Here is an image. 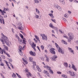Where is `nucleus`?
<instances>
[{
  "instance_id": "nucleus-1",
  "label": "nucleus",
  "mask_w": 78,
  "mask_h": 78,
  "mask_svg": "<svg viewBox=\"0 0 78 78\" xmlns=\"http://www.w3.org/2000/svg\"><path fill=\"white\" fill-rule=\"evenodd\" d=\"M0 40L1 42H2L3 44H5V43L4 42L6 43L7 45H8L9 44L8 39V37H6V36H5L4 37H3L2 39H0Z\"/></svg>"
},
{
  "instance_id": "nucleus-2",
  "label": "nucleus",
  "mask_w": 78,
  "mask_h": 78,
  "mask_svg": "<svg viewBox=\"0 0 78 78\" xmlns=\"http://www.w3.org/2000/svg\"><path fill=\"white\" fill-rule=\"evenodd\" d=\"M20 36L21 37V38L23 39V42H22V40H20V43L21 44H22L23 43L24 45L26 44V42H27V41H26V39L24 38H23V35L22 34H20Z\"/></svg>"
},
{
  "instance_id": "nucleus-3",
  "label": "nucleus",
  "mask_w": 78,
  "mask_h": 78,
  "mask_svg": "<svg viewBox=\"0 0 78 78\" xmlns=\"http://www.w3.org/2000/svg\"><path fill=\"white\" fill-rule=\"evenodd\" d=\"M55 44L56 45V47H57V48H59L58 51V52H59V53H61L62 54H64V51H63L62 50V49H61V48L60 47H59V46L58 45V44L55 43Z\"/></svg>"
},
{
  "instance_id": "nucleus-4",
  "label": "nucleus",
  "mask_w": 78,
  "mask_h": 78,
  "mask_svg": "<svg viewBox=\"0 0 78 78\" xmlns=\"http://www.w3.org/2000/svg\"><path fill=\"white\" fill-rule=\"evenodd\" d=\"M68 36L69 37L71 38V39H73L74 38V35H73V34L72 33H68Z\"/></svg>"
},
{
  "instance_id": "nucleus-5",
  "label": "nucleus",
  "mask_w": 78,
  "mask_h": 78,
  "mask_svg": "<svg viewBox=\"0 0 78 78\" xmlns=\"http://www.w3.org/2000/svg\"><path fill=\"white\" fill-rule=\"evenodd\" d=\"M54 50H55V49H54V48H52L50 49V53H51L52 54H53V55H55V53H56V52H55V51Z\"/></svg>"
},
{
  "instance_id": "nucleus-6",
  "label": "nucleus",
  "mask_w": 78,
  "mask_h": 78,
  "mask_svg": "<svg viewBox=\"0 0 78 78\" xmlns=\"http://www.w3.org/2000/svg\"><path fill=\"white\" fill-rule=\"evenodd\" d=\"M68 50H70V52L72 54H73V55H74L75 53H74V52H73V50H72V48H70L68 47Z\"/></svg>"
},
{
  "instance_id": "nucleus-7",
  "label": "nucleus",
  "mask_w": 78,
  "mask_h": 78,
  "mask_svg": "<svg viewBox=\"0 0 78 78\" xmlns=\"http://www.w3.org/2000/svg\"><path fill=\"white\" fill-rule=\"evenodd\" d=\"M72 68L75 70V71H77V69L75 67V65H73V64L72 65Z\"/></svg>"
},
{
  "instance_id": "nucleus-8",
  "label": "nucleus",
  "mask_w": 78,
  "mask_h": 78,
  "mask_svg": "<svg viewBox=\"0 0 78 78\" xmlns=\"http://www.w3.org/2000/svg\"><path fill=\"white\" fill-rule=\"evenodd\" d=\"M56 58H57V56L55 55L53 56V58H52V61H56Z\"/></svg>"
},
{
  "instance_id": "nucleus-9",
  "label": "nucleus",
  "mask_w": 78,
  "mask_h": 78,
  "mask_svg": "<svg viewBox=\"0 0 78 78\" xmlns=\"http://www.w3.org/2000/svg\"><path fill=\"white\" fill-rule=\"evenodd\" d=\"M30 54L31 55L34 56H35V55H36V54L35 53H34L31 51L30 52Z\"/></svg>"
},
{
  "instance_id": "nucleus-10",
  "label": "nucleus",
  "mask_w": 78,
  "mask_h": 78,
  "mask_svg": "<svg viewBox=\"0 0 78 78\" xmlns=\"http://www.w3.org/2000/svg\"><path fill=\"white\" fill-rule=\"evenodd\" d=\"M36 68L37 69V70L39 72H41V69L39 68V67L38 66H36Z\"/></svg>"
},
{
  "instance_id": "nucleus-11",
  "label": "nucleus",
  "mask_w": 78,
  "mask_h": 78,
  "mask_svg": "<svg viewBox=\"0 0 78 78\" xmlns=\"http://www.w3.org/2000/svg\"><path fill=\"white\" fill-rule=\"evenodd\" d=\"M26 75H27L28 78H30V76H31V74L30 73L28 72L26 74Z\"/></svg>"
},
{
  "instance_id": "nucleus-12",
  "label": "nucleus",
  "mask_w": 78,
  "mask_h": 78,
  "mask_svg": "<svg viewBox=\"0 0 78 78\" xmlns=\"http://www.w3.org/2000/svg\"><path fill=\"white\" fill-rule=\"evenodd\" d=\"M43 40H47V36H45V35L42 38Z\"/></svg>"
},
{
  "instance_id": "nucleus-13",
  "label": "nucleus",
  "mask_w": 78,
  "mask_h": 78,
  "mask_svg": "<svg viewBox=\"0 0 78 78\" xmlns=\"http://www.w3.org/2000/svg\"><path fill=\"white\" fill-rule=\"evenodd\" d=\"M34 37L36 39L39 41L40 43H41V42L40 41V40H39V37H38V36H37L36 35H35Z\"/></svg>"
},
{
  "instance_id": "nucleus-14",
  "label": "nucleus",
  "mask_w": 78,
  "mask_h": 78,
  "mask_svg": "<svg viewBox=\"0 0 78 78\" xmlns=\"http://www.w3.org/2000/svg\"><path fill=\"white\" fill-rule=\"evenodd\" d=\"M73 39V38L72 39V38L68 37L67 39L68 42H71V40H72Z\"/></svg>"
},
{
  "instance_id": "nucleus-15",
  "label": "nucleus",
  "mask_w": 78,
  "mask_h": 78,
  "mask_svg": "<svg viewBox=\"0 0 78 78\" xmlns=\"http://www.w3.org/2000/svg\"><path fill=\"white\" fill-rule=\"evenodd\" d=\"M45 57L46 58V61L47 62H49V61L48 60H49V58H48V56L46 55H45Z\"/></svg>"
},
{
  "instance_id": "nucleus-16",
  "label": "nucleus",
  "mask_w": 78,
  "mask_h": 78,
  "mask_svg": "<svg viewBox=\"0 0 78 78\" xmlns=\"http://www.w3.org/2000/svg\"><path fill=\"white\" fill-rule=\"evenodd\" d=\"M48 15L51 17L52 19H53V18H55V16H53V15L52 13H50L48 14Z\"/></svg>"
},
{
  "instance_id": "nucleus-17",
  "label": "nucleus",
  "mask_w": 78,
  "mask_h": 78,
  "mask_svg": "<svg viewBox=\"0 0 78 78\" xmlns=\"http://www.w3.org/2000/svg\"><path fill=\"white\" fill-rule=\"evenodd\" d=\"M0 53L1 54H2V55H3V50L0 47Z\"/></svg>"
},
{
  "instance_id": "nucleus-18",
  "label": "nucleus",
  "mask_w": 78,
  "mask_h": 78,
  "mask_svg": "<svg viewBox=\"0 0 78 78\" xmlns=\"http://www.w3.org/2000/svg\"><path fill=\"white\" fill-rule=\"evenodd\" d=\"M64 65L65 67H68V64H67V63L64 62Z\"/></svg>"
},
{
  "instance_id": "nucleus-19",
  "label": "nucleus",
  "mask_w": 78,
  "mask_h": 78,
  "mask_svg": "<svg viewBox=\"0 0 78 78\" xmlns=\"http://www.w3.org/2000/svg\"><path fill=\"white\" fill-rule=\"evenodd\" d=\"M70 75L71 76H75V74H74V72H72Z\"/></svg>"
},
{
  "instance_id": "nucleus-20",
  "label": "nucleus",
  "mask_w": 78,
  "mask_h": 78,
  "mask_svg": "<svg viewBox=\"0 0 78 78\" xmlns=\"http://www.w3.org/2000/svg\"><path fill=\"white\" fill-rule=\"evenodd\" d=\"M62 76L64 77V78H67V76L65 75H62Z\"/></svg>"
},
{
  "instance_id": "nucleus-21",
  "label": "nucleus",
  "mask_w": 78,
  "mask_h": 78,
  "mask_svg": "<svg viewBox=\"0 0 78 78\" xmlns=\"http://www.w3.org/2000/svg\"><path fill=\"white\" fill-rule=\"evenodd\" d=\"M49 73H51V74H53V70H52L51 69H50L49 70Z\"/></svg>"
},
{
  "instance_id": "nucleus-22",
  "label": "nucleus",
  "mask_w": 78,
  "mask_h": 78,
  "mask_svg": "<svg viewBox=\"0 0 78 78\" xmlns=\"http://www.w3.org/2000/svg\"><path fill=\"white\" fill-rule=\"evenodd\" d=\"M32 47L33 48L35 47H36V44H34V42H33L32 44Z\"/></svg>"
},
{
  "instance_id": "nucleus-23",
  "label": "nucleus",
  "mask_w": 78,
  "mask_h": 78,
  "mask_svg": "<svg viewBox=\"0 0 78 78\" xmlns=\"http://www.w3.org/2000/svg\"><path fill=\"white\" fill-rule=\"evenodd\" d=\"M23 61L26 64H28V62H27V61H26L24 59V58H22Z\"/></svg>"
},
{
  "instance_id": "nucleus-24",
  "label": "nucleus",
  "mask_w": 78,
  "mask_h": 78,
  "mask_svg": "<svg viewBox=\"0 0 78 78\" xmlns=\"http://www.w3.org/2000/svg\"><path fill=\"white\" fill-rule=\"evenodd\" d=\"M0 12H1L2 13H6V12L5 11V10H2L1 9H0Z\"/></svg>"
},
{
  "instance_id": "nucleus-25",
  "label": "nucleus",
  "mask_w": 78,
  "mask_h": 78,
  "mask_svg": "<svg viewBox=\"0 0 78 78\" xmlns=\"http://www.w3.org/2000/svg\"><path fill=\"white\" fill-rule=\"evenodd\" d=\"M49 26L51 27V28H53H53H54V26H53V25L51 24H50Z\"/></svg>"
},
{
  "instance_id": "nucleus-26",
  "label": "nucleus",
  "mask_w": 78,
  "mask_h": 78,
  "mask_svg": "<svg viewBox=\"0 0 78 78\" xmlns=\"http://www.w3.org/2000/svg\"><path fill=\"white\" fill-rule=\"evenodd\" d=\"M3 46L4 47V48H6V50L8 51V47L7 46L6 47L5 45H4Z\"/></svg>"
},
{
  "instance_id": "nucleus-27",
  "label": "nucleus",
  "mask_w": 78,
  "mask_h": 78,
  "mask_svg": "<svg viewBox=\"0 0 78 78\" xmlns=\"http://www.w3.org/2000/svg\"><path fill=\"white\" fill-rule=\"evenodd\" d=\"M47 69L49 70H51V67H50L49 66H47Z\"/></svg>"
},
{
  "instance_id": "nucleus-28",
  "label": "nucleus",
  "mask_w": 78,
  "mask_h": 78,
  "mask_svg": "<svg viewBox=\"0 0 78 78\" xmlns=\"http://www.w3.org/2000/svg\"><path fill=\"white\" fill-rule=\"evenodd\" d=\"M12 76L13 77H15V78H16V75L14 73H13V74L12 75Z\"/></svg>"
},
{
  "instance_id": "nucleus-29",
  "label": "nucleus",
  "mask_w": 78,
  "mask_h": 78,
  "mask_svg": "<svg viewBox=\"0 0 78 78\" xmlns=\"http://www.w3.org/2000/svg\"><path fill=\"white\" fill-rule=\"evenodd\" d=\"M41 47L43 50H44V46L41 45Z\"/></svg>"
},
{
  "instance_id": "nucleus-30",
  "label": "nucleus",
  "mask_w": 78,
  "mask_h": 78,
  "mask_svg": "<svg viewBox=\"0 0 78 78\" xmlns=\"http://www.w3.org/2000/svg\"><path fill=\"white\" fill-rule=\"evenodd\" d=\"M34 2L35 3H39V2L37 0H34Z\"/></svg>"
},
{
  "instance_id": "nucleus-31",
  "label": "nucleus",
  "mask_w": 78,
  "mask_h": 78,
  "mask_svg": "<svg viewBox=\"0 0 78 78\" xmlns=\"http://www.w3.org/2000/svg\"><path fill=\"white\" fill-rule=\"evenodd\" d=\"M57 9H58L59 11H61V8L60 6H58L57 8Z\"/></svg>"
},
{
  "instance_id": "nucleus-32",
  "label": "nucleus",
  "mask_w": 78,
  "mask_h": 78,
  "mask_svg": "<svg viewBox=\"0 0 78 78\" xmlns=\"http://www.w3.org/2000/svg\"><path fill=\"white\" fill-rule=\"evenodd\" d=\"M30 62H33V58L31 57H30Z\"/></svg>"
},
{
  "instance_id": "nucleus-33",
  "label": "nucleus",
  "mask_w": 78,
  "mask_h": 78,
  "mask_svg": "<svg viewBox=\"0 0 78 78\" xmlns=\"http://www.w3.org/2000/svg\"><path fill=\"white\" fill-rule=\"evenodd\" d=\"M35 9L36 10V12H37L38 14H39V10L37 9V8H36Z\"/></svg>"
},
{
  "instance_id": "nucleus-34",
  "label": "nucleus",
  "mask_w": 78,
  "mask_h": 78,
  "mask_svg": "<svg viewBox=\"0 0 78 78\" xmlns=\"http://www.w3.org/2000/svg\"><path fill=\"white\" fill-rule=\"evenodd\" d=\"M1 75L2 78H5V76H4L3 75V74L2 73H1Z\"/></svg>"
},
{
  "instance_id": "nucleus-35",
  "label": "nucleus",
  "mask_w": 78,
  "mask_h": 78,
  "mask_svg": "<svg viewBox=\"0 0 78 78\" xmlns=\"http://www.w3.org/2000/svg\"><path fill=\"white\" fill-rule=\"evenodd\" d=\"M20 32H21V33H22V34H23L24 35V36H26V34H25V33L23 32L22 31H20Z\"/></svg>"
},
{
  "instance_id": "nucleus-36",
  "label": "nucleus",
  "mask_w": 78,
  "mask_h": 78,
  "mask_svg": "<svg viewBox=\"0 0 78 78\" xmlns=\"http://www.w3.org/2000/svg\"><path fill=\"white\" fill-rule=\"evenodd\" d=\"M22 28H23V27H18V29H19V30H22Z\"/></svg>"
},
{
  "instance_id": "nucleus-37",
  "label": "nucleus",
  "mask_w": 78,
  "mask_h": 78,
  "mask_svg": "<svg viewBox=\"0 0 78 78\" xmlns=\"http://www.w3.org/2000/svg\"><path fill=\"white\" fill-rule=\"evenodd\" d=\"M15 36L16 38H17V39L19 38V36H18V35H17V34H16Z\"/></svg>"
},
{
  "instance_id": "nucleus-38",
  "label": "nucleus",
  "mask_w": 78,
  "mask_h": 78,
  "mask_svg": "<svg viewBox=\"0 0 78 78\" xmlns=\"http://www.w3.org/2000/svg\"><path fill=\"white\" fill-rule=\"evenodd\" d=\"M51 20L54 22V23H56V20H53L52 19H51Z\"/></svg>"
},
{
  "instance_id": "nucleus-39",
  "label": "nucleus",
  "mask_w": 78,
  "mask_h": 78,
  "mask_svg": "<svg viewBox=\"0 0 78 78\" xmlns=\"http://www.w3.org/2000/svg\"><path fill=\"white\" fill-rule=\"evenodd\" d=\"M58 5L55 4V7L56 8H57L58 7Z\"/></svg>"
},
{
  "instance_id": "nucleus-40",
  "label": "nucleus",
  "mask_w": 78,
  "mask_h": 78,
  "mask_svg": "<svg viewBox=\"0 0 78 78\" xmlns=\"http://www.w3.org/2000/svg\"><path fill=\"white\" fill-rule=\"evenodd\" d=\"M39 16L37 15H35V17L36 18V19H39Z\"/></svg>"
},
{
  "instance_id": "nucleus-41",
  "label": "nucleus",
  "mask_w": 78,
  "mask_h": 78,
  "mask_svg": "<svg viewBox=\"0 0 78 78\" xmlns=\"http://www.w3.org/2000/svg\"><path fill=\"white\" fill-rule=\"evenodd\" d=\"M1 57L2 59H5V56L3 55H2Z\"/></svg>"
},
{
  "instance_id": "nucleus-42",
  "label": "nucleus",
  "mask_w": 78,
  "mask_h": 78,
  "mask_svg": "<svg viewBox=\"0 0 78 78\" xmlns=\"http://www.w3.org/2000/svg\"><path fill=\"white\" fill-rule=\"evenodd\" d=\"M33 66H36V62H33Z\"/></svg>"
},
{
  "instance_id": "nucleus-43",
  "label": "nucleus",
  "mask_w": 78,
  "mask_h": 78,
  "mask_svg": "<svg viewBox=\"0 0 78 78\" xmlns=\"http://www.w3.org/2000/svg\"><path fill=\"white\" fill-rule=\"evenodd\" d=\"M44 73L45 74V73H47V72H48V71H46V70H44Z\"/></svg>"
},
{
  "instance_id": "nucleus-44",
  "label": "nucleus",
  "mask_w": 78,
  "mask_h": 78,
  "mask_svg": "<svg viewBox=\"0 0 78 78\" xmlns=\"http://www.w3.org/2000/svg\"><path fill=\"white\" fill-rule=\"evenodd\" d=\"M45 34H41V36L42 37V38L45 36Z\"/></svg>"
},
{
  "instance_id": "nucleus-45",
  "label": "nucleus",
  "mask_w": 78,
  "mask_h": 78,
  "mask_svg": "<svg viewBox=\"0 0 78 78\" xmlns=\"http://www.w3.org/2000/svg\"><path fill=\"white\" fill-rule=\"evenodd\" d=\"M9 61H10V62H12V59L11 58H10L9 59Z\"/></svg>"
},
{
  "instance_id": "nucleus-46",
  "label": "nucleus",
  "mask_w": 78,
  "mask_h": 78,
  "mask_svg": "<svg viewBox=\"0 0 78 78\" xmlns=\"http://www.w3.org/2000/svg\"><path fill=\"white\" fill-rule=\"evenodd\" d=\"M57 73H58V74H61V72H59V71L57 72Z\"/></svg>"
},
{
  "instance_id": "nucleus-47",
  "label": "nucleus",
  "mask_w": 78,
  "mask_h": 78,
  "mask_svg": "<svg viewBox=\"0 0 78 78\" xmlns=\"http://www.w3.org/2000/svg\"><path fill=\"white\" fill-rule=\"evenodd\" d=\"M19 48L20 49L22 50V46H19Z\"/></svg>"
},
{
  "instance_id": "nucleus-48",
  "label": "nucleus",
  "mask_w": 78,
  "mask_h": 78,
  "mask_svg": "<svg viewBox=\"0 0 78 78\" xmlns=\"http://www.w3.org/2000/svg\"><path fill=\"white\" fill-rule=\"evenodd\" d=\"M7 66L8 67L9 69L10 70H11V68H10V67H9V64H7Z\"/></svg>"
},
{
  "instance_id": "nucleus-49",
  "label": "nucleus",
  "mask_w": 78,
  "mask_h": 78,
  "mask_svg": "<svg viewBox=\"0 0 78 78\" xmlns=\"http://www.w3.org/2000/svg\"><path fill=\"white\" fill-rule=\"evenodd\" d=\"M47 75L49 77V76H50V74L48 73V72H47Z\"/></svg>"
},
{
  "instance_id": "nucleus-50",
  "label": "nucleus",
  "mask_w": 78,
  "mask_h": 78,
  "mask_svg": "<svg viewBox=\"0 0 78 78\" xmlns=\"http://www.w3.org/2000/svg\"><path fill=\"white\" fill-rule=\"evenodd\" d=\"M3 52H4V54H5V55H6V54H8V53H7L6 52V51H5V50H4L3 51Z\"/></svg>"
},
{
  "instance_id": "nucleus-51",
  "label": "nucleus",
  "mask_w": 78,
  "mask_h": 78,
  "mask_svg": "<svg viewBox=\"0 0 78 78\" xmlns=\"http://www.w3.org/2000/svg\"><path fill=\"white\" fill-rule=\"evenodd\" d=\"M37 48L39 50V51H40V52H41V50H40V49L39 48V46H37Z\"/></svg>"
},
{
  "instance_id": "nucleus-52",
  "label": "nucleus",
  "mask_w": 78,
  "mask_h": 78,
  "mask_svg": "<svg viewBox=\"0 0 78 78\" xmlns=\"http://www.w3.org/2000/svg\"><path fill=\"white\" fill-rule=\"evenodd\" d=\"M10 66H11V67H12V69H14V67H13V65H12V64H11L10 65Z\"/></svg>"
},
{
  "instance_id": "nucleus-53",
  "label": "nucleus",
  "mask_w": 78,
  "mask_h": 78,
  "mask_svg": "<svg viewBox=\"0 0 78 78\" xmlns=\"http://www.w3.org/2000/svg\"><path fill=\"white\" fill-rule=\"evenodd\" d=\"M64 17H66V18H67V17H68V16H67V15H66V14H65L64 15Z\"/></svg>"
},
{
  "instance_id": "nucleus-54",
  "label": "nucleus",
  "mask_w": 78,
  "mask_h": 78,
  "mask_svg": "<svg viewBox=\"0 0 78 78\" xmlns=\"http://www.w3.org/2000/svg\"><path fill=\"white\" fill-rule=\"evenodd\" d=\"M34 41L36 43H37V41L36 40V39L34 38Z\"/></svg>"
},
{
  "instance_id": "nucleus-55",
  "label": "nucleus",
  "mask_w": 78,
  "mask_h": 78,
  "mask_svg": "<svg viewBox=\"0 0 78 78\" xmlns=\"http://www.w3.org/2000/svg\"><path fill=\"white\" fill-rule=\"evenodd\" d=\"M25 70L27 72H28V69H26Z\"/></svg>"
},
{
  "instance_id": "nucleus-56",
  "label": "nucleus",
  "mask_w": 78,
  "mask_h": 78,
  "mask_svg": "<svg viewBox=\"0 0 78 78\" xmlns=\"http://www.w3.org/2000/svg\"><path fill=\"white\" fill-rule=\"evenodd\" d=\"M62 2V3L63 4V5H64V4H65V2H64V1H63Z\"/></svg>"
},
{
  "instance_id": "nucleus-57",
  "label": "nucleus",
  "mask_w": 78,
  "mask_h": 78,
  "mask_svg": "<svg viewBox=\"0 0 78 78\" xmlns=\"http://www.w3.org/2000/svg\"><path fill=\"white\" fill-rule=\"evenodd\" d=\"M4 11H6V9L4 7L3 8Z\"/></svg>"
},
{
  "instance_id": "nucleus-58",
  "label": "nucleus",
  "mask_w": 78,
  "mask_h": 78,
  "mask_svg": "<svg viewBox=\"0 0 78 78\" xmlns=\"http://www.w3.org/2000/svg\"><path fill=\"white\" fill-rule=\"evenodd\" d=\"M6 55H7L8 57H10V55H9L8 54H7Z\"/></svg>"
},
{
  "instance_id": "nucleus-59",
  "label": "nucleus",
  "mask_w": 78,
  "mask_h": 78,
  "mask_svg": "<svg viewBox=\"0 0 78 78\" xmlns=\"http://www.w3.org/2000/svg\"><path fill=\"white\" fill-rule=\"evenodd\" d=\"M64 37H65L66 38V39H68V37L67 36H64Z\"/></svg>"
},
{
  "instance_id": "nucleus-60",
  "label": "nucleus",
  "mask_w": 78,
  "mask_h": 78,
  "mask_svg": "<svg viewBox=\"0 0 78 78\" xmlns=\"http://www.w3.org/2000/svg\"><path fill=\"white\" fill-rule=\"evenodd\" d=\"M54 28L55 30H58V28L57 27H54Z\"/></svg>"
},
{
  "instance_id": "nucleus-61",
  "label": "nucleus",
  "mask_w": 78,
  "mask_h": 78,
  "mask_svg": "<svg viewBox=\"0 0 78 78\" xmlns=\"http://www.w3.org/2000/svg\"><path fill=\"white\" fill-rule=\"evenodd\" d=\"M0 22L1 23H2V19H0Z\"/></svg>"
},
{
  "instance_id": "nucleus-62",
  "label": "nucleus",
  "mask_w": 78,
  "mask_h": 78,
  "mask_svg": "<svg viewBox=\"0 0 78 78\" xmlns=\"http://www.w3.org/2000/svg\"><path fill=\"white\" fill-rule=\"evenodd\" d=\"M18 77L19 78H21V76H20V75H18Z\"/></svg>"
},
{
  "instance_id": "nucleus-63",
  "label": "nucleus",
  "mask_w": 78,
  "mask_h": 78,
  "mask_svg": "<svg viewBox=\"0 0 78 78\" xmlns=\"http://www.w3.org/2000/svg\"><path fill=\"white\" fill-rule=\"evenodd\" d=\"M62 42L64 44V42H65V41L62 40Z\"/></svg>"
},
{
  "instance_id": "nucleus-64",
  "label": "nucleus",
  "mask_w": 78,
  "mask_h": 78,
  "mask_svg": "<svg viewBox=\"0 0 78 78\" xmlns=\"http://www.w3.org/2000/svg\"><path fill=\"white\" fill-rule=\"evenodd\" d=\"M76 49L78 50V46H76Z\"/></svg>"
}]
</instances>
